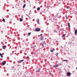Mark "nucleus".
<instances>
[{"instance_id": "nucleus-1", "label": "nucleus", "mask_w": 77, "mask_h": 77, "mask_svg": "<svg viewBox=\"0 0 77 77\" xmlns=\"http://www.w3.org/2000/svg\"><path fill=\"white\" fill-rule=\"evenodd\" d=\"M36 32H39L41 30L40 29L37 28L35 29Z\"/></svg>"}, {"instance_id": "nucleus-2", "label": "nucleus", "mask_w": 77, "mask_h": 77, "mask_svg": "<svg viewBox=\"0 0 77 77\" xmlns=\"http://www.w3.org/2000/svg\"><path fill=\"white\" fill-rule=\"evenodd\" d=\"M24 60H20L19 61H18V63H21L23 62H24Z\"/></svg>"}, {"instance_id": "nucleus-3", "label": "nucleus", "mask_w": 77, "mask_h": 77, "mask_svg": "<svg viewBox=\"0 0 77 77\" xmlns=\"http://www.w3.org/2000/svg\"><path fill=\"white\" fill-rule=\"evenodd\" d=\"M54 68H57V67H58V65H55L54 66H53Z\"/></svg>"}, {"instance_id": "nucleus-4", "label": "nucleus", "mask_w": 77, "mask_h": 77, "mask_svg": "<svg viewBox=\"0 0 77 77\" xmlns=\"http://www.w3.org/2000/svg\"><path fill=\"white\" fill-rule=\"evenodd\" d=\"M6 46L4 45L3 46L2 48H3V49H6Z\"/></svg>"}, {"instance_id": "nucleus-5", "label": "nucleus", "mask_w": 77, "mask_h": 77, "mask_svg": "<svg viewBox=\"0 0 77 77\" xmlns=\"http://www.w3.org/2000/svg\"><path fill=\"white\" fill-rule=\"evenodd\" d=\"M77 30L76 29L75 30V35H77Z\"/></svg>"}, {"instance_id": "nucleus-6", "label": "nucleus", "mask_w": 77, "mask_h": 77, "mask_svg": "<svg viewBox=\"0 0 77 77\" xmlns=\"http://www.w3.org/2000/svg\"><path fill=\"white\" fill-rule=\"evenodd\" d=\"M70 75H71L70 73V72H68L67 73V75H68V76H69Z\"/></svg>"}, {"instance_id": "nucleus-7", "label": "nucleus", "mask_w": 77, "mask_h": 77, "mask_svg": "<svg viewBox=\"0 0 77 77\" xmlns=\"http://www.w3.org/2000/svg\"><path fill=\"white\" fill-rule=\"evenodd\" d=\"M42 44H43V45H45L46 44V43L45 42V41H44L42 43Z\"/></svg>"}, {"instance_id": "nucleus-8", "label": "nucleus", "mask_w": 77, "mask_h": 77, "mask_svg": "<svg viewBox=\"0 0 77 77\" xmlns=\"http://www.w3.org/2000/svg\"><path fill=\"white\" fill-rule=\"evenodd\" d=\"M68 26L69 28H69H70V24H69V23H68Z\"/></svg>"}, {"instance_id": "nucleus-9", "label": "nucleus", "mask_w": 77, "mask_h": 77, "mask_svg": "<svg viewBox=\"0 0 77 77\" xmlns=\"http://www.w3.org/2000/svg\"><path fill=\"white\" fill-rule=\"evenodd\" d=\"M40 39L41 40H43L44 39V37L43 36H41L40 37Z\"/></svg>"}, {"instance_id": "nucleus-10", "label": "nucleus", "mask_w": 77, "mask_h": 77, "mask_svg": "<svg viewBox=\"0 0 77 77\" xmlns=\"http://www.w3.org/2000/svg\"><path fill=\"white\" fill-rule=\"evenodd\" d=\"M3 65H5L6 64V62L5 61H4L2 62Z\"/></svg>"}, {"instance_id": "nucleus-11", "label": "nucleus", "mask_w": 77, "mask_h": 77, "mask_svg": "<svg viewBox=\"0 0 77 77\" xmlns=\"http://www.w3.org/2000/svg\"><path fill=\"white\" fill-rule=\"evenodd\" d=\"M0 55L1 56V57H3V54H2L0 53Z\"/></svg>"}, {"instance_id": "nucleus-12", "label": "nucleus", "mask_w": 77, "mask_h": 77, "mask_svg": "<svg viewBox=\"0 0 77 77\" xmlns=\"http://www.w3.org/2000/svg\"><path fill=\"white\" fill-rule=\"evenodd\" d=\"M26 7V4H24L23 6V8H24V7Z\"/></svg>"}, {"instance_id": "nucleus-13", "label": "nucleus", "mask_w": 77, "mask_h": 77, "mask_svg": "<svg viewBox=\"0 0 77 77\" xmlns=\"http://www.w3.org/2000/svg\"><path fill=\"white\" fill-rule=\"evenodd\" d=\"M40 9V8L39 7H38L37 9V11H39Z\"/></svg>"}, {"instance_id": "nucleus-14", "label": "nucleus", "mask_w": 77, "mask_h": 77, "mask_svg": "<svg viewBox=\"0 0 77 77\" xmlns=\"http://www.w3.org/2000/svg\"><path fill=\"white\" fill-rule=\"evenodd\" d=\"M23 19L22 18H21L20 19V22H21L23 21Z\"/></svg>"}, {"instance_id": "nucleus-15", "label": "nucleus", "mask_w": 77, "mask_h": 77, "mask_svg": "<svg viewBox=\"0 0 77 77\" xmlns=\"http://www.w3.org/2000/svg\"><path fill=\"white\" fill-rule=\"evenodd\" d=\"M2 21H3L5 22V19H4V18H3V20H2Z\"/></svg>"}, {"instance_id": "nucleus-16", "label": "nucleus", "mask_w": 77, "mask_h": 77, "mask_svg": "<svg viewBox=\"0 0 77 77\" xmlns=\"http://www.w3.org/2000/svg\"><path fill=\"white\" fill-rule=\"evenodd\" d=\"M40 69H38V71H37V72H40Z\"/></svg>"}, {"instance_id": "nucleus-17", "label": "nucleus", "mask_w": 77, "mask_h": 77, "mask_svg": "<svg viewBox=\"0 0 77 77\" xmlns=\"http://www.w3.org/2000/svg\"><path fill=\"white\" fill-rule=\"evenodd\" d=\"M28 35H31V32H29L28 34Z\"/></svg>"}, {"instance_id": "nucleus-18", "label": "nucleus", "mask_w": 77, "mask_h": 77, "mask_svg": "<svg viewBox=\"0 0 77 77\" xmlns=\"http://www.w3.org/2000/svg\"><path fill=\"white\" fill-rule=\"evenodd\" d=\"M62 61H63V62L65 61H68V60H63Z\"/></svg>"}, {"instance_id": "nucleus-19", "label": "nucleus", "mask_w": 77, "mask_h": 77, "mask_svg": "<svg viewBox=\"0 0 77 77\" xmlns=\"http://www.w3.org/2000/svg\"><path fill=\"white\" fill-rule=\"evenodd\" d=\"M65 34H63V35L62 37H65Z\"/></svg>"}, {"instance_id": "nucleus-20", "label": "nucleus", "mask_w": 77, "mask_h": 77, "mask_svg": "<svg viewBox=\"0 0 77 77\" xmlns=\"http://www.w3.org/2000/svg\"><path fill=\"white\" fill-rule=\"evenodd\" d=\"M37 22L38 23H39V19H38V20H37Z\"/></svg>"}, {"instance_id": "nucleus-21", "label": "nucleus", "mask_w": 77, "mask_h": 77, "mask_svg": "<svg viewBox=\"0 0 77 77\" xmlns=\"http://www.w3.org/2000/svg\"><path fill=\"white\" fill-rule=\"evenodd\" d=\"M51 52H53V50H52V49H51Z\"/></svg>"}, {"instance_id": "nucleus-22", "label": "nucleus", "mask_w": 77, "mask_h": 77, "mask_svg": "<svg viewBox=\"0 0 77 77\" xmlns=\"http://www.w3.org/2000/svg\"><path fill=\"white\" fill-rule=\"evenodd\" d=\"M66 19H68V16H66Z\"/></svg>"}, {"instance_id": "nucleus-23", "label": "nucleus", "mask_w": 77, "mask_h": 77, "mask_svg": "<svg viewBox=\"0 0 77 77\" xmlns=\"http://www.w3.org/2000/svg\"><path fill=\"white\" fill-rule=\"evenodd\" d=\"M57 54H58V53H57L56 54V55L57 56Z\"/></svg>"}, {"instance_id": "nucleus-24", "label": "nucleus", "mask_w": 77, "mask_h": 77, "mask_svg": "<svg viewBox=\"0 0 77 77\" xmlns=\"http://www.w3.org/2000/svg\"><path fill=\"white\" fill-rule=\"evenodd\" d=\"M31 48H34V47H31Z\"/></svg>"}, {"instance_id": "nucleus-25", "label": "nucleus", "mask_w": 77, "mask_h": 77, "mask_svg": "<svg viewBox=\"0 0 77 77\" xmlns=\"http://www.w3.org/2000/svg\"><path fill=\"white\" fill-rule=\"evenodd\" d=\"M44 45H44L42 44V47H44Z\"/></svg>"}, {"instance_id": "nucleus-26", "label": "nucleus", "mask_w": 77, "mask_h": 77, "mask_svg": "<svg viewBox=\"0 0 77 77\" xmlns=\"http://www.w3.org/2000/svg\"><path fill=\"white\" fill-rule=\"evenodd\" d=\"M69 7H67V9H69Z\"/></svg>"}, {"instance_id": "nucleus-27", "label": "nucleus", "mask_w": 77, "mask_h": 77, "mask_svg": "<svg viewBox=\"0 0 77 77\" xmlns=\"http://www.w3.org/2000/svg\"><path fill=\"white\" fill-rule=\"evenodd\" d=\"M53 50L54 51H55V49H54V48L53 49Z\"/></svg>"}, {"instance_id": "nucleus-28", "label": "nucleus", "mask_w": 77, "mask_h": 77, "mask_svg": "<svg viewBox=\"0 0 77 77\" xmlns=\"http://www.w3.org/2000/svg\"><path fill=\"white\" fill-rule=\"evenodd\" d=\"M42 34H40V36H42Z\"/></svg>"}, {"instance_id": "nucleus-29", "label": "nucleus", "mask_w": 77, "mask_h": 77, "mask_svg": "<svg viewBox=\"0 0 77 77\" xmlns=\"http://www.w3.org/2000/svg\"><path fill=\"white\" fill-rule=\"evenodd\" d=\"M50 74H51V73H49Z\"/></svg>"}, {"instance_id": "nucleus-30", "label": "nucleus", "mask_w": 77, "mask_h": 77, "mask_svg": "<svg viewBox=\"0 0 77 77\" xmlns=\"http://www.w3.org/2000/svg\"><path fill=\"white\" fill-rule=\"evenodd\" d=\"M76 69H77V67L76 68Z\"/></svg>"}, {"instance_id": "nucleus-31", "label": "nucleus", "mask_w": 77, "mask_h": 77, "mask_svg": "<svg viewBox=\"0 0 77 77\" xmlns=\"http://www.w3.org/2000/svg\"><path fill=\"white\" fill-rule=\"evenodd\" d=\"M61 17H60V18Z\"/></svg>"}, {"instance_id": "nucleus-32", "label": "nucleus", "mask_w": 77, "mask_h": 77, "mask_svg": "<svg viewBox=\"0 0 77 77\" xmlns=\"http://www.w3.org/2000/svg\"><path fill=\"white\" fill-rule=\"evenodd\" d=\"M56 32H57V31H56Z\"/></svg>"}]
</instances>
